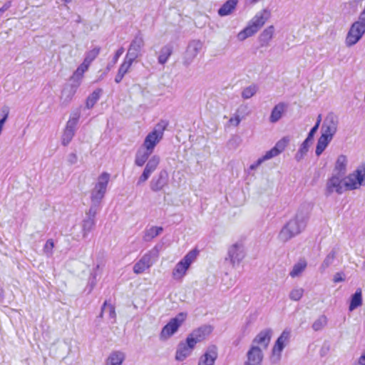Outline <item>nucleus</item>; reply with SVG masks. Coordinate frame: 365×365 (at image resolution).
Masks as SVG:
<instances>
[{
  "mask_svg": "<svg viewBox=\"0 0 365 365\" xmlns=\"http://www.w3.org/2000/svg\"><path fill=\"white\" fill-rule=\"evenodd\" d=\"M311 207L309 204L302 205L297 211L295 216L285 224L279 233L278 238L286 242L299 235L307 227Z\"/></svg>",
  "mask_w": 365,
  "mask_h": 365,
  "instance_id": "1",
  "label": "nucleus"
},
{
  "mask_svg": "<svg viewBox=\"0 0 365 365\" xmlns=\"http://www.w3.org/2000/svg\"><path fill=\"white\" fill-rule=\"evenodd\" d=\"M212 330L211 326L207 325L193 330L187 335L185 342L179 343L175 354V359L180 361L185 360L192 354L196 344L204 340L212 332Z\"/></svg>",
  "mask_w": 365,
  "mask_h": 365,
  "instance_id": "2",
  "label": "nucleus"
},
{
  "mask_svg": "<svg viewBox=\"0 0 365 365\" xmlns=\"http://www.w3.org/2000/svg\"><path fill=\"white\" fill-rule=\"evenodd\" d=\"M269 12L264 9L258 12L249 22V24L237 34L240 41H244L247 38L256 34L264 26L269 18Z\"/></svg>",
  "mask_w": 365,
  "mask_h": 365,
  "instance_id": "3",
  "label": "nucleus"
},
{
  "mask_svg": "<svg viewBox=\"0 0 365 365\" xmlns=\"http://www.w3.org/2000/svg\"><path fill=\"white\" fill-rule=\"evenodd\" d=\"M168 125L167 120H161L154 128L153 131L149 133L145 137L143 146L147 150L153 153L156 145L163 137L165 130Z\"/></svg>",
  "mask_w": 365,
  "mask_h": 365,
  "instance_id": "4",
  "label": "nucleus"
},
{
  "mask_svg": "<svg viewBox=\"0 0 365 365\" xmlns=\"http://www.w3.org/2000/svg\"><path fill=\"white\" fill-rule=\"evenodd\" d=\"M344 186L347 190H354L365 185V166L358 168L354 173L344 177Z\"/></svg>",
  "mask_w": 365,
  "mask_h": 365,
  "instance_id": "5",
  "label": "nucleus"
},
{
  "mask_svg": "<svg viewBox=\"0 0 365 365\" xmlns=\"http://www.w3.org/2000/svg\"><path fill=\"white\" fill-rule=\"evenodd\" d=\"M110 179V175L108 173H103L98 178V182L91 191V200L92 203L101 205L102 199L106 192L107 185Z\"/></svg>",
  "mask_w": 365,
  "mask_h": 365,
  "instance_id": "6",
  "label": "nucleus"
},
{
  "mask_svg": "<svg viewBox=\"0 0 365 365\" xmlns=\"http://www.w3.org/2000/svg\"><path fill=\"white\" fill-rule=\"evenodd\" d=\"M198 254L197 250L190 251L175 267L173 277L175 279H181L186 273L190 264L195 261Z\"/></svg>",
  "mask_w": 365,
  "mask_h": 365,
  "instance_id": "7",
  "label": "nucleus"
},
{
  "mask_svg": "<svg viewBox=\"0 0 365 365\" xmlns=\"http://www.w3.org/2000/svg\"><path fill=\"white\" fill-rule=\"evenodd\" d=\"M186 317V313L180 312L175 317L171 319L169 322L163 327L160 334V339H167L173 336L178 330Z\"/></svg>",
  "mask_w": 365,
  "mask_h": 365,
  "instance_id": "8",
  "label": "nucleus"
},
{
  "mask_svg": "<svg viewBox=\"0 0 365 365\" xmlns=\"http://www.w3.org/2000/svg\"><path fill=\"white\" fill-rule=\"evenodd\" d=\"M365 33V22L359 19L351 26L346 38V44L351 46L356 44Z\"/></svg>",
  "mask_w": 365,
  "mask_h": 365,
  "instance_id": "9",
  "label": "nucleus"
},
{
  "mask_svg": "<svg viewBox=\"0 0 365 365\" xmlns=\"http://www.w3.org/2000/svg\"><path fill=\"white\" fill-rule=\"evenodd\" d=\"M158 250L155 248L145 254L142 258L133 266V272L135 274H141L146 269L151 267L158 258Z\"/></svg>",
  "mask_w": 365,
  "mask_h": 365,
  "instance_id": "10",
  "label": "nucleus"
},
{
  "mask_svg": "<svg viewBox=\"0 0 365 365\" xmlns=\"http://www.w3.org/2000/svg\"><path fill=\"white\" fill-rule=\"evenodd\" d=\"M144 46L145 42L143 35L138 32L131 41L125 57L134 62L141 55V51Z\"/></svg>",
  "mask_w": 365,
  "mask_h": 365,
  "instance_id": "11",
  "label": "nucleus"
},
{
  "mask_svg": "<svg viewBox=\"0 0 365 365\" xmlns=\"http://www.w3.org/2000/svg\"><path fill=\"white\" fill-rule=\"evenodd\" d=\"M290 338V331L284 329L275 341L272 351L271 361L272 363L278 362L281 359V353L288 343Z\"/></svg>",
  "mask_w": 365,
  "mask_h": 365,
  "instance_id": "12",
  "label": "nucleus"
},
{
  "mask_svg": "<svg viewBox=\"0 0 365 365\" xmlns=\"http://www.w3.org/2000/svg\"><path fill=\"white\" fill-rule=\"evenodd\" d=\"M338 125V117L333 113H329L323 121L321 128L322 134L333 138L337 131Z\"/></svg>",
  "mask_w": 365,
  "mask_h": 365,
  "instance_id": "13",
  "label": "nucleus"
},
{
  "mask_svg": "<svg viewBox=\"0 0 365 365\" xmlns=\"http://www.w3.org/2000/svg\"><path fill=\"white\" fill-rule=\"evenodd\" d=\"M203 43L200 40L190 41L185 53L183 64L188 66L202 48Z\"/></svg>",
  "mask_w": 365,
  "mask_h": 365,
  "instance_id": "14",
  "label": "nucleus"
},
{
  "mask_svg": "<svg viewBox=\"0 0 365 365\" xmlns=\"http://www.w3.org/2000/svg\"><path fill=\"white\" fill-rule=\"evenodd\" d=\"M343 178L344 177L332 174V176L327 181L325 195L329 196L334 192L339 195L342 194L344 192Z\"/></svg>",
  "mask_w": 365,
  "mask_h": 365,
  "instance_id": "15",
  "label": "nucleus"
},
{
  "mask_svg": "<svg viewBox=\"0 0 365 365\" xmlns=\"http://www.w3.org/2000/svg\"><path fill=\"white\" fill-rule=\"evenodd\" d=\"M228 257L226 260H230L233 267L238 265L245 256L244 247L242 243L237 242L228 249Z\"/></svg>",
  "mask_w": 365,
  "mask_h": 365,
  "instance_id": "16",
  "label": "nucleus"
},
{
  "mask_svg": "<svg viewBox=\"0 0 365 365\" xmlns=\"http://www.w3.org/2000/svg\"><path fill=\"white\" fill-rule=\"evenodd\" d=\"M169 175L166 170H161L150 182V190L153 192L162 190L168 184Z\"/></svg>",
  "mask_w": 365,
  "mask_h": 365,
  "instance_id": "17",
  "label": "nucleus"
},
{
  "mask_svg": "<svg viewBox=\"0 0 365 365\" xmlns=\"http://www.w3.org/2000/svg\"><path fill=\"white\" fill-rule=\"evenodd\" d=\"M160 163V157L158 155L152 156L148 161L144 170L141 175L139 177L137 182V185L146 182L150 178V175L156 170Z\"/></svg>",
  "mask_w": 365,
  "mask_h": 365,
  "instance_id": "18",
  "label": "nucleus"
},
{
  "mask_svg": "<svg viewBox=\"0 0 365 365\" xmlns=\"http://www.w3.org/2000/svg\"><path fill=\"white\" fill-rule=\"evenodd\" d=\"M218 356V349L216 345L208 346L205 353L200 357L197 365H215Z\"/></svg>",
  "mask_w": 365,
  "mask_h": 365,
  "instance_id": "19",
  "label": "nucleus"
},
{
  "mask_svg": "<svg viewBox=\"0 0 365 365\" xmlns=\"http://www.w3.org/2000/svg\"><path fill=\"white\" fill-rule=\"evenodd\" d=\"M247 361L244 365H262L263 353L262 349L253 344L247 353Z\"/></svg>",
  "mask_w": 365,
  "mask_h": 365,
  "instance_id": "20",
  "label": "nucleus"
},
{
  "mask_svg": "<svg viewBox=\"0 0 365 365\" xmlns=\"http://www.w3.org/2000/svg\"><path fill=\"white\" fill-rule=\"evenodd\" d=\"M80 84L81 81H74L73 83L67 84L64 86L61 96V99L63 103L68 104L71 102Z\"/></svg>",
  "mask_w": 365,
  "mask_h": 365,
  "instance_id": "21",
  "label": "nucleus"
},
{
  "mask_svg": "<svg viewBox=\"0 0 365 365\" xmlns=\"http://www.w3.org/2000/svg\"><path fill=\"white\" fill-rule=\"evenodd\" d=\"M272 333V331L270 329L261 331L253 339L252 343L260 344L264 348H267L270 342Z\"/></svg>",
  "mask_w": 365,
  "mask_h": 365,
  "instance_id": "22",
  "label": "nucleus"
},
{
  "mask_svg": "<svg viewBox=\"0 0 365 365\" xmlns=\"http://www.w3.org/2000/svg\"><path fill=\"white\" fill-rule=\"evenodd\" d=\"M347 158L344 155H340L335 163L334 175L344 177L346 173Z\"/></svg>",
  "mask_w": 365,
  "mask_h": 365,
  "instance_id": "23",
  "label": "nucleus"
},
{
  "mask_svg": "<svg viewBox=\"0 0 365 365\" xmlns=\"http://www.w3.org/2000/svg\"><path fill=\"white\" fill-rule=\"evenodd\" d=\"M287 105L285 103L281 102L277 104L272 110L269 121L272 123H277L282 117L283 113L285 112Z\"/></svg>",
  "mask_w": 365,
  "mask_h": 365,
  "instance_id": "24",
  "label": "nucleus"
},
{
  "mask_svg": "<svg viewBox=\"0 0 365 365\" xmlns=\"http://www.w3.org/2000/svg\"><path fill=\"white\" fill-rule=\"evenodd\" d=\"M274 32V27L273 26H269L260 34L259 36L260 46L264 47L269 45V41L273 37Z\"/></svg>",
  "mask_w": 365,
  "mask_h": 365,
  "instance_id": "25",
  "label": "nucleus"
},
{
  "mask_svg": "<svg viewBox=\"0 0 365 365\" xmlns=\"http://www.w3.org/2000/svg\"><path fill=\"white\" fill-rule=\"evenodd\" d=\"M238 0H227L218 9V15L225 16L230 14L235 9Z\"/></svg>",
  "mask_w": 365,
  "mask_h": 365,
  "instance_id": "26",
  "label": "nucleus"
},
{
  "mask_svg": "<svg viewBox=\"0 0 365 365\" xmlns=\"http://www.w3.org/2000/svg\"><path fill=\"white\" fill-rule=\"evenodd\" d=\"M173 47L170 44H167L163 46L160 51V54L158 58V61L160 64L164 65L172 55Z\"/></svg>",
  "mask_w": 365,
  "mask_h": 365,
  "instance_id": "27",
  "label": "nucleus"
},
{
  "mask_svg": "<svg viewBox=\"0 0 365 365\" xmlns=\"http://www.w3.org/2000/svg\"><path fill=\"white\" fill-rule=\"evenodd\" d=\"M332 138L327 137L324 135H321L319 138L316 146L315 154L317 156H320L322 153L325 150Z\"/></svg>",
  "mask_w": 365,
  "mask_h": 365,
  "instance_id": "28",
  "label": "nucleus"
},
{
  "mask_svg": "<svg viewBox=\"0 0 365 365\" xmlns=\"http://www.w3.org/2000/svg\"><path fill=\"white\" fill-rule=\"evenodd\" d=\"M362 304V292L361 289H357L351 297L349 310L354 311Z\"/></svg>",
  "mask_w": 365,
  "mask_h": 365,
  "instance_id": "29",
  "label": "nucleus"
},
{
  "mask_svg": "<svg viewBox=\"0 0 365 365\" xmlns=\"http://www.w3.org/2000/svg\"><path fill=\"white\" fill-rule=\"evenodd\" d=\"M125 359V354L121 351H112L106 361L108 363H112L115 365H122L123 362Z\"/></svg>",
  "mask_w": 365,
  "mask_h": 365,
  "instance_id": "30",
  "label": "nucleus"
},
{
  "mask_svg": "<svg viewBox=\"0 0 365 365\" xmlns=\"http://www.w3.org/2000/svg\"><path fill=\"white\" fill-rule=\"evenodd\" d=\"M307 266V262L305 259H300L294 265L292 271L289 273V275L292 277H297L301 275V274L305 270Z\"/></svg>",
  "mask_w": 365,
  "mask_h": 365,
  "instance_id": "31",
  "label": "nucleus"
},
{
  "mask_svg": "<svg viewBox=\"0 0 365 365\" xmlns=\"http://www.w3.org/2000/svg\"><path fill=\"white\" fill-rule=\"evenodd\" d=\"M102 93L103 90L101 88H97L93 91L86 98V108L88 109L92 108L99 100Z\"/></svg>",
  "mask_w": 365,
  "mask_h": 365,
  "instance_id": "32",
  "label": "nucleus"
},
{
  "mask_svg": "<svg viewBox=\"0 0 365 365\" xmlns=\"http://www.w3.org/2000/svg\"><path fill=\"white\" fill-rule=\"evenodd\" d=\"M80 117H81L80 109L78 108L76 110H73L71 113L69 120L67 121L65 128L71 129L73 131L76 132V127L78 123Z\"/></svg>",
  "mask_w": 365,
  "mask_h": 365,
  "instance_id": "33",
  "label": "nucleus"
},
{
  "mask_svg": "<svg viewBox=\"0 0 365 365\" xmlns=\"http://www.w3.org/2000/svg\"><path fill=\"white\" fill-rule=\"evenodd\" d=\"M151 153H152V152L147 150H138V152L136 153V155H135V164L139 167L143 166L145 163V162L148 160V158Z\"/></svg>",
  "mask_w": 365,
  "mask_h": 365,
  "instance_id": "34",
  "label": "nucleus"
},
{
  "mask_svg": "<svg viewBox=\"0 0 365 365\" xmlns=\"http://www.w3.org/2000/svg\"><path fill=\"white\" fill-rule=\"evenodd\" d=\"M163 232L162 227L153 226L145 231L143 240L146 242H149Z\"/></svg>",
  "mask_w": 365,
  "mask_h": 365,
  "instance_id": "35",
  "label": "nucleus"
},
{
  "mask_svg": "<svg viewBox=\"0 0 365 365\" xmlns=\"http://www.w3.org/2000/svg\"><path fill=\"white\" fill-rule=\"evenodd\" d=\"M312 143V142L306 139L303 141L294 157L297 162L301 161L304 158V155L307 153L309 148Z\"/></svg>",
  "mask_w": 365,
  "mask_h": 365,
  "instance_id": "36",
  "label": "nucleus"
},
{
  "mask_svg": "<svg viewBox=\"0 0 365 365\" xmlns=\"http://www.w3.org/2000/svg\"><path fill=\"white\" fill-rule=\"evenodd\" d=\"M106 309L108 310L109 318L113 319V322H115L116 318L115 307L110 304H108L107 301L104 302L101 307V312L99 314V317H103V314L106 311Z\"/></svg>",
  "mask_w": 365,
  "mask_h": 365,
  "instance_id": "37",
  "label": "nucleus"
},
{
  "mask_svg": "<svg viewBox=\"0 0 365 365\" xmlns=\"http://www.w3.org/2000/svg\"><path fill=\"white\" fill-rule=\"evenodd\" d=\"M336 254V250L334 248L332 249L331 252L326 256L325 259L321 264L320 269L324 271L328 268L333 263Z\"/></svg>",
  "mask_w": 365,
  "mask_h": 365,
  "instance_id": "38",
  "label": "nucleus"
},
{
  "mask_svg": "<svg viewBox=\"0 0 365 365\" xmlns=\"http://www.w3.org/2000/svg\"><path fill=\"white\" fill-rule=\"evenodd\" d=\"M96 224L95 220L86 218L83 221L82 230L83 237L86 238L88 234L93 230Z\"/></svg>",
  "mask_w": 365,
  "mask_h": 365,
  "instance_id": "39",
  "label": "nucleus"
},
{
  "mask_svg": "<svg viewBox=\"0 0 365 365\" xmlns=\"http://www.w3.org/2000/svg\"><path fill=\"white\" fill-rule=\"evenodd\" d=\"M101 51V47L97 46L93 48L92 50L88 51L85 54V58L83 61L88 64H91L93 61H94L96 57L99 55Z\"/></svg>",
  "mask_w": 365,
  "mask_h": 365,
  "instance_id": "40",
  "label": "nucleus"
},
{
  "mask_svg": "<svg viewBox=\"0 0 365 365\" xmlns=\"http://www.w3.org/2000/svg\"><path fill=\"white\" fill-rule=\"evenodd\" d=\"M89 66V64L83 61L74 72L73 76L71 77V80L80 81L83 73L88 70Z\"/></svg>",
  "mask_w": 365,
  "mask_h": 365,
  "instance_id": "41",
  "label": "nucleus"
},
{
  "mask_svg": "<svg viewBox=\"0 0 365 365\" xmlns=\"http://www.w3.org/2000/svg\"><path fill=\"white\" fill-rule=\"evenodd\" d=\"M258 91V86L255 84H252L245 88L242 91V97L244 99H249L254 96Z\"/></svg>",
  "mask_w": 365,
  "mask_h": 365,
  "instance_id": "42",
  "label": "nucleus"
},
{
  "mask_svg": "<svg viewBox=\"0 0 365 365\" xmlns=\"http://www.w3.org/2000/svg\"><path fill=\"white\" fill-rule=\"evenodd\" d=\"M327 324V318L324 315H321L314 321L312 324V329L317 331L322 329Z\"/></svg>",
  "mask_w": 365,
  "mask_h": 365,
  "instance_id": "43",
  "label": "nucleus"
},
{
  "mask_svg": "<svg viewBox=\"0 0 365 365\" xmlns=\"http://www.w3.org/2000/svg\"><path fill=\"white\" fill-rule=\"evenodd\" d=\"M75 135V131H73L71 129L65 128L63 135H62V144L64 146H66L69 144V143L73 139V136Z\"/></svg>",
  "mask_w": 365,
  "mask_h": 365,
  "instance_id": "44",
  "label": "nucleus"
},
{
  "mask_svg": "<svg viewBox=\"0 0 365 365\" xmlns=\"http://www.w3.org/2000/svg\"><path fill=\"white\" fill-rule=\"evenodd\" d=\"M133 61L130 59H127L125 57L124 58L123 62L120 64L118 72L125 76V75L129 71L130 66H132Z\"/></svg>",
  "mask_w": 365,
  "mask_h": 365,
  "instance_id": "45",
  "label": "nucleus"
},
{
  "mask_svg": "<svg viewBox=\"0 0 365 365\" xmlns=\"http://www.w3.org/2000/svg\"><path fill=\"white\" fill-rule=\"evenodd\" d=\"M289 142V137H287V136L283 137L275 144L274 148L280 154L287 146Z\"/></svg>",
  "mask_w": 365,
  "mask_h": 365,
  "instance_id": "46",
  "label": "nucleus"
},
{
  "mask_svg": "<svg viewBox=\"0 0 365 365\" xmlns=\"http://www.w3.org/2000/svg\"><path fill=\"white\" fill-rule=\"evenodd\" d=\"M124 52V48L123 47H120V48H118L113 58V60L111 61V63H109L106 67V72L104 73V75L110 71V69L111 68V67L115 64L117 63V61H118V58L120 57V56Z\"/></svg>",
  "mask_w": 365,
  "mask_h": 365,
  "instance_id": "47",
  "label": "nucleus"
},
{
  "mask_svg": "<svg viewBox=\"0 0 365 365\" xmlns=\"http://www.w3.org/2000/svg\"><path fill=\"white\" fill-rule=\"evenodd\" d=\"M100 208V205L92 203L86 212V218L95 220L96 215Z\"/></svg>",
  "mask_w": 365,
  "mask_h": 365,
  "instance_id": "48",
  "label": "nucleus"
},
{
  "mask_svg": "<svg viewBox=\"0 0 365 365\" xmlns=\"http://www.w3.org/2000/svg\"><path fill=\"white\" fill-rule=\"evenodd\" d=\"M304 289L302 288L294 289L289 293V298L294 301H299L303 296Z\"/></svg>",
  "mask_w": 365,
  "mask_h": 365,
  "instance_id": "49",
  "label": "nucleus"
},
{
  "mask_svg": "<svg viewBox=\"0 0 365 365\" xmlns=\"http://www.w3.org/2000/svg\"><path fill=\"white\" fill-rule=\"evenodd\" d=\"M53 247H54V242H53V240H51V239L48 240L43 247L44 252L46 253L47 255H51Z\"/></svg>",
  "mask_w": 365,
  "mask_h": 365,
  "instance_id": "50",
  "label": "nucleus"
},
{
  "mask_svg": "<svg viewBox=\"0 0 365 365\" xmlns=\"http://www.w3.org/2000/svg\"><path fill=\"white\" fill-rule=\"evenodd\" d=\"M279 153L276 150V149L273 147L271 150L266 152L265 155L261 158L263 159V161L271 159L275 156H277Z\"/></svg>",
  "mask_w": 365,
  "mask_h": 365,
  "instance_id": "51",
  "label": "nucleus"
},
{
  "mask_svg": "<svg viewBox=\"0 0 365 365\" xmlns=\"http://www.w3.org/2000/svg\"><path fill=\"white\" fill-rule=\"evenodd\" d=\"M318 129H319V128L314 125L309 130V132L307 135V137L306 138V140L312 143L314 136L315 133L317 132Z\"/></svg>",
  "mask_w": 365,
  "mask_h": 365,
  "instance_id": "52",
  "label": "nucleus"
},
{
  "mask_svg": "<svg viewBox=\"0 0 365 365\" xmlns=\"http://www.w3.org/2000/svg\"><path fill=\"white\" fill-rule=\"evenodd\" d=\"M1 112L3 113V117L0 119V120H3L4 124L8 118L9 109L7 106H4L1 109Z\"/></svg>",
  "mask_w": 365,
  "mask_h": 365,
  "instance_id": "53",
  "label": "nucleus"
},
{
  "mask_svg": "<svg viewBox=\"0 0 365 365\" xmlns=\"http://www.w3.org/2000/svg\"><path fill=\"white\" fill-rule=\"evenodd\" d=\"M78 158L76 153H71L68 155V162L71 165H74L77 163Z\"/></svg>",
  "mask_w": 365,
  "mask_h": 365,
  "instance_id": "54",
  "label": "nucleus"
},
{
  "mask_svg": "<svg viewBox=\"0 0 365 365\" xmlns=\"http://www.w3.org/2000/svg\"><path fill=\"white\" fill-rule=\"evenodd\" d=\"M241 120L242 118L237 114L234 118H231L230 119V123L235 126H237L240 124Z\"/></svg>",
  "mask_w": 365,
  "mask_h": 365,
  "instance_id": "55",
  "label": "nucleus"
},
{
  "mask_svg": "<svg viewBox=\"0 0 365 365\" xmlns=\"http://www.w3.org/2000/svg\"><path fill=\"white\" fill-rule=\"evenodd\" d=\"M262 162L263 159L259 158L255 163L250 166V169L252 170H255Z\"/></svg>",
  "mask_w": 365,
  "mask_h": 365,
  "instance_id": "56",
  "label": "nucleus"
},
{
  "mask_svg": "<svg viewBox=\"0 0 365 365\" xmlns=\"http://www.w3.org/2000/svg\"><path fill=\"white\" fill-rule=\"evenodd\" d=\"M95 278H96V276L93 275V278L89 279L88 285L90 286V289L88 290V292H91L96 285Z\"/></svg>",
  "mask_w": 365,
  "mask_h": 365,
  "instance_id": "57",
  "label": "nucleus"
},
{
  "mask_svg": "<svg viewBox=\"0 0 365 365\" xmlns=\"http://www.w3.org/2000/svg\"><path fill=\"white\" fill-rule=\"evenodd\" d=\"M344 279L342 277L341 273H336L334 277V282L335 283L343 282Z\"/></svg>",
  "mask_w": 365,
  "mask_h": 365,
  "instance_id": "58",
  "label": "nucleus"
},
{
  "mask_svg": "<svg viewBox=\"0 0 365 365\" xmlns=\"http://www.w3.org/2000/svg\"><path fill=\"white\" fill-rule=\"evenodd\" d=\"M354 365H365V354H362Z\"/></svg>",
  "mask_w": 365,
  "mask_h": 365,
  "instance_id": "59",
  "label": "nucleus"
},
{
  "mask_svg": "<svg viewBox=\"0 0 365 365\" xmlns=\"http://www.w3.org/2000/svg\"><path fill=\"white\" fill-rule=\"evenodd\" d=\"M123 77H124V76H123V75H121L120 73H119L118 72V73H117V74H116V76H115V82L116 83H120V82H121V81L123 80Z\"/></svg>",
  "mask_w": 365,
  "mask_h": 365,
  "instance_id": "60",
  "label": "nucleus"
},
{
  "mask_svg": "<svg viewBox=\"0 0 365 365\" xmlns=\"http://www.w3.org/2000/svg\"><path fill=\"white\" fill-rule=\"evenodd\" d=\"M11 6V1H6L4 5L3 6L1 7V9L6 11H7L10 7Z\"/></svg>",
  "mask_w": 365,
  "mask_h": 365,
  "instance_id": "61",
  "label": "nucleus"
},
{
  "mask_svg": "<svg viewBox=\"0 0 365 365\" xmlns=\"http://www.w3.org/2000/svg\"><path fill=\"white\" fill-rule=\"evenodd\" d=\"M247 109V107L246 106H241L239 107V108L237 110V113H244Z\"/></svg>",
  "mask_w": 365,
  "mask_h": 365,
  "instance_id": "62",
  "label": "nucleus"
},
{
  "mask_svg": "<svg viewBox=\"0 0 365 365\" xmlns=\"http://www.w3.org/2000/svg\"><path fill=\"white\" fill-rule=\"evenodd\" d=\"M321 121H322V115H319L314 126H317V128H319L320 125Z\"/></svg>",
  "mask_w": 365,
  "mask_h": 365,
  "instance_id": "63",
  "label": "nucleus"
},
{
  "mask_svg": "<svg viewBox=\"0 0 365 365\" xmlns=\"http://www.w3.org/2000/svg\"><path fill=\"white\" fill-rule=\"evenodd\" d=\"M106 365H115V364H113L112 363H108V361H106Z\"/></svg>",
  "mask_w": 365,
  "mask_h": 365,
  "instance_id": "64",
  "label": "nucleus"
}]
</instances>
